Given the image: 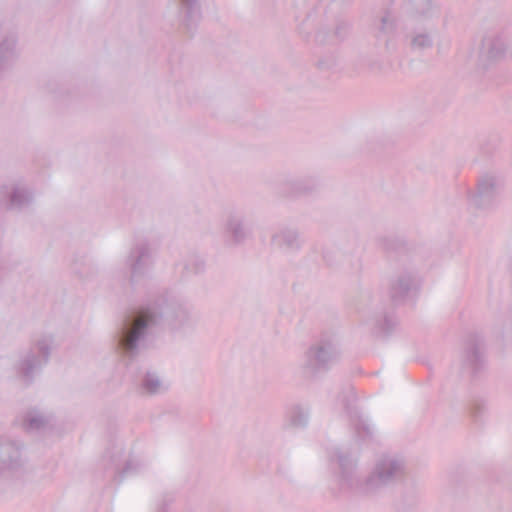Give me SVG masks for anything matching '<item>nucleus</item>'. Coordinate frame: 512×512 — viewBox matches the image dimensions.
<instances>
[{
  "instance_id": "2eb2a0df",
  "label": "nucleus",
  "mask_w": 512,
  "mask_h": 512,
  "mask_svg": "<svg viewBox=\"0 0 512 512\" xmlns=\"http://www.w3.org/2000/svg\"><path fill=\"white\" fill-rule=\"evenodd\" d=\"M51 420V415L38 409H31L24 414L20 425L28 431H37L49 425Z\"/></svg>"
},
{
  "instance_id": "9b49d317",
  "label": "nucleus",
  "mask_w": 512,
  "mask_h": 512,
  "mask_svg": "<svg viewBox=\"0 0 512 512\" xmlns=\"http://www.w3.org/2000/svg\"><path fill=\"white\" fill-rule=\"evenodd\" d=\"M508 54V46L498 36H486L482 40L479 58L484 64L503 59Z\"/></svg>"
},
{
  "instance_id": "f257e3e1",
  "label": "nucleus",
  "mask_w": 512,
  "mask_h": 512,
  "mask_svg": "<svg viewBox=\"0 0 512 512\" xmlns=\"http://www.w3.org/2000/svg\"><path fill=\"white\" fill-rule=\"evenodd\" d=\"M164 315L174 330L185 331L195 325V316L188 304L176 300L168 303L160 298L126 316L117 334L118 347L127 356L135 355L141 342L158 325Z\"/></svg>"
},
{
  "instance_id": "9d476101",
  "label": "nucleus",
  "mask_w": 512,
  "mask_h": 512,
  "mask_svg": "<svg viewBox=\"0 0 512 512\" xmlns=\"http://www.w3.org/2000/svg\"><path fill=\"white\" fill-rule=\"evenodd\" d=\"M223 231L231 245H241L251 237V231L244 218L237 212H230L223 223Z\"/></svg>"
},
{
  "instance_id": "aec40b11",
  "label": "nucleus",
  "mask_w": 512,
  "mask_h": 512,
  "mask_svg": "<svg viewBox=\"0 0 512 512\" xmlns=\"http://www.w3.org/2000/svg\"><path fill=\"white\" fill-rule=\"evenodd\" d=\"M411 45L413 48L425 49L432 45V38L427 32L415 33L411 37Z\"/></svg>"
},
{
  "instance_id": "f03ea898",
  "label": "nucleus",
  "mask_w": 512,
  "mask_h": 512,
  "mask_svg": "<svg viewBox=\"0 0 512 512\" xmlns=\"http://www.w3.org/2000/svg\"><path fill=\"white\" fill-rule=\"evenodd\" d=\"M54 338L51 334H40L32 342V346L23 351L14 363L16 374L24 381H30L47 363Z\"/></svg>"
},
{
  "instance_id": "7ed1b4c3",
  "label": "nucleus",
  "mask_w": 512,
  "mask_h": 512,
  "mask_svg": "<svg viewBox=\"0 0 512 512\" xmlns=\"http://www.w3.org/2000/svg\"><path fill=\"white\" fill-rule=\"evenodd\" d=\"M338 344L331 338L313 342L303 353L301 367L310 376L328 371L339 359Z\"/></svg>"
},
{
  "instance_id": "412c9836",
  "label": "nucleus",
  "mask_w": 512,
  "mask_h": 512,
  "mask_svg": "<svg viewBox=\"0 0 512 512\" xmlns=\"http://www.w3.org/2000/svg\"><path fill=\"white\" fill-rule=\"evenodd\" d=\"M413 3L421 15H426L431 7L430 0H413Z\"/></svg>"
},
{
  "instance_id": "f3484780",
  "label": "nucleus",
  "mask_w": 512,
  "mask_h": 512,
  "mask_svg": "<svg viewBox=\"0 0 512 512\" xmlns=\"http://www.w3.org/2000/svg\"><path fill=\"white\" fill-rule=\"evenodd\" d=\"M142 390L150 395L160 394L168 389V384L155 372H147L142 380Z\"/></svg>"
},
{
  "instance_id": "6e6552de",
  "label": "nucleus",
  "mask_w": 512,
  "mask_h": 512,
  "mask_svg": "<svg viewBox=\"0 0 512 512\" xmlns=\"http://www.w3.org/2000/svg\"><path fill=\"white\" fill-rule=\"evenodd\" d=\"M32 199V192L20 181H10L0 188V204L6 207L20 209L27 206Z\"/></svg>"
},
{
  "instance_id": "39448f33",
  "label": "nucleus",
  "mask_w": 512,
  "mask_h": 512,
  "mask_svg": "<svg viewBox=\"0 0 512 512\" xmlns=\"http://www.w3.org/2000/svg\"><path fill=\"white\" fill-rule=\"evenodd\" d=\"M404 470L405 461L401 456L394 454L381 456L365 481V492L377 493L400 478Z\"/></svg>"
},
{
  "instance_id": "b1692460",
  "label": "nucleus",
  "mask_w": 512,
  "mask_h": 512,
  "mask_svg": "<svg viewBox=\"0 0 512 512\" xmlns=\"http://www.w3.org/2000/svg\"><path fill=\"white\" fill-rule=\"evenodd\" d=\"M133 465H134L133 462L127 463L126 467L123 470V473L130 474L132 472Z\"/></svg>"
},
{
  "instance_id": "1a4fd4ad",
  "label": "nucleus",
  "mask_w": 512,
  "mask_h": 512,
  "mask_svg": "<svg viewBox=\"0 0 512 512\" xmlns=\"http://www.w3.org/2000/svg\"><path fill=\"white\" fill-rule=\"evenodd\" d=\"M502 188V180L494 175L483 176L477 186V191L471 197V203L477 207H488L493 198Z\"/></svg>"
},
{
  "instance_id": "dca6fc26",
  "label": "nucleus",
  "mask_w": 512,
  "mask_h": 512,
  "mask_svg": "<svg viewBox=\"0 0 512 512\" xmlns=\"http://www.w3.org/2000/svg\"><path fill=\"white\" fill-rule=\"evenodd\" d=\"M333 458L337 461L343 480L350 481L355 469V460L339 448L334 450Z\"/></svg>"
},
{
  "instance_id": "a211bd4d",
  "label": "nucleus",
  "mask_w": 512,
  "mask_h": 512,
  "mask_svg": "<svg viewBox=\"0 0 512 512\" xmlns=\"http://www.w3.org/2000/svg\"><path fill=\"white\" fill-rule=\"evenodd\" d=\"M180 10L183 13V21L187 27H190L199 18L197 0H180Z\"/></svg>"
},
{
  "instance_id": "4be33fe9",
  "label": "nucleus",
  "mask_w": 512,
  "mask_h": 512,
  "mask_svg": "<svg viewBox=\"0 0 512 512\" xmlns=\"http://www.w3.org/2000/svg\"><path fill=\"white\" fill-rule=\"evenodd\" d=\"M397 324L396 320L392 317H385L384 319V325L383 327L381 328V330L384 332V333H389L393 327H395Z\"/></svg>"
},
{
  "instance_id": "0eeeda50",
  "label": "nucleus",
  "mask_w": 512,
  "mask_h": 512,
  "mask_svg": "<svg viewBox=\"0 0 512 512\" xmlns=\"http://www.w3.org/2000/svg\"><path fill=\"white\" fill-rule=\"evenodd\" d=\"M419 283L418 272L415 266L403 265L390 280V296L393 301H403Z\"/></svg>"
},
{
  "instance_id": "423d86ee",
  "label": "nucleus",
  "mask_w": 512,
  "mask_h": 512,
  "mask_svg": "<svg viewBox=\"0 0 512 512\" xmlns=\"http://www.w3.org/2000/svg\"><path fill=\"white\" fill-rule=\"evenodd\" d=\"M126 265L130 269V279L135 282L146 276L152 269V253L149 244L140 240L137 241L126 259Z\"/></svg>"
},
{
  "instance_id": "5701e85b",
  "label": "nucleus",
  "mask_w": 512,
  "mask_h": 512,
  "mask_svg": "<svg viewBox=\"0 0 512 512\" xmlns=\"http://www.w3.org/2000/svg\"><path fill=\"white\" fill-rule=\"evenodd\" d=\"M335 64H336V61L334 58H329L327 60L322 59V60L318 61V67L320 69H324V70L332 69L335 66Z\"/></svg>"
},
{
  "instance_id": "20e7f679",
  "label": "nucleus",
  "mask_w": 512,
  "mask_h": 512,
  "mask_svg": "<svg viewBox=\"0 0 512 512\" xmlns=\"http://www.w3.org/2000/svg\"><path fill=\"white\" fill-rule=\"evenodd\" d=\"M17 440H0V477L4 480H22L30 473V465Z\"/></svg>"
},
{
  "instance_id": "6ab92c4d",
  "label": "nucleus",
  "mask_w": 512,
  "mask_h": 512,
  "mask_svg": "<svg viewBox=\"0 0 512 512\" xmlns=\"http://www.w3.org/2000/svg\"><path fill=\"white\" fill-rule=\"evenodd\" d=\"M309 420V411L308 409L295 406L293 407L288 415H287V424L294 428H302L305 427Z\"/></svg>"
},
{
  "instance_id": "ddd939ff",
  "label": "nucleus",
  "mask_w": 512,
  "mask_h": 512,
  "mask_svg": "<svg viewBox=\"0 0 512 512\" xmlns=\"http://www.w3.org/2000/svg\"><path fill=\"white\" fill-rule=\"evenodd\" d=\"M272 245L283 251H296L301 248L302 241L296 229L282 227L271 238Z\"/></svg>"
},
{
  "instance_id": "f8f14e48",
  "label": "nucleus",
  "mask_w": 512,
  "mask_h": 512,
  "mask_svg": "<svg viewBox=\"0 0 512 512\" xmlns=\"http://www.w3.org/2000/svg\"><path fill=\"white\" fill-rule=\"evenodd\" d=\"M484 362V341L479 336H473L467 343L464 363L469 371L476 372L483 366Z\"/></svg>"
},
{
  "instance_id": "4468645a",
  "label": "nucleus",
  "mask_w": 512,
  "mask_h": 512,
  "mask_svg": "<svg viewBox=\"0 0 512 512\" xmlns=\"http://www.w3.org/2000/svg\"><path fill=\"white\" fill-rule=\"evenodd\" d=\"M19 56L17 38L13 34L0 37V71L11 67Z\"/></svg>"
}]
</instances>
